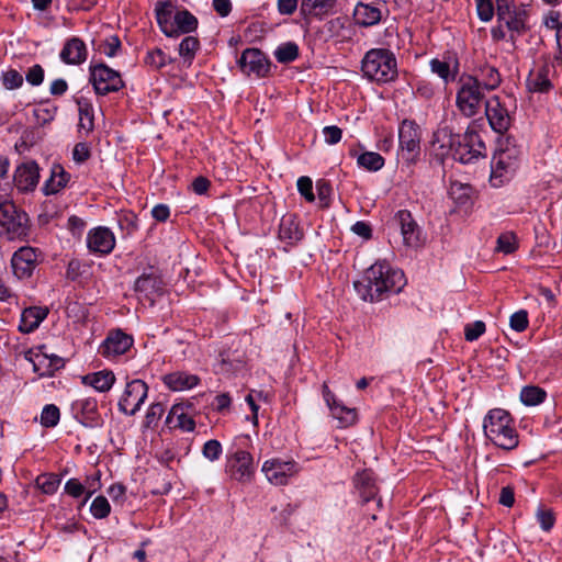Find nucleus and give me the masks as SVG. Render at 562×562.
Returning a JSON list of instances; mask_svg holds the SVG:
<instances>
[{"mask_svg":"<svg viewBox=\"0 0 562 562\" xmlns=\"http://www.w3.org/2000/svg\"><path fill=\"white\" fill-rule=\"evenodd\" d=\"M432 146L443 160L450 156L461 164H470L484 156L485 144L476 131L468 128L464 134H454L451 128L445 126L434 133Z\"/></svg>","mask_w":562,"mask_h":562,"instance_id":"obj_1","label":"nucleus"},{"mask_svg":"<svg viewBox=\"0 0 562 562\" xmlns=\"http://www.w3.org/2000/svg\"><path fill=\"white\" fill-rule=\"evenodd\" d=\"M405 285L403 271L392 269L385 262H375L364 272L361 280L353 282V288L363 301H381L386 293H398Z\"/></svg>","mask_w":562,"mask_h":562,"instance_id":"obj_2","label":"nucleus"},{"mask_svg":"<svg viewBox=\"0 0 562 562\" xmlns=\"http://www.w3.org/2000/svg\"><path fill=\"white\" fill-rule=\"evenodd\" d=\"M485 436L497 447L512 450L518 446V435L510 414L502 408L491 409L484 418Z\"/></svg>","mask_w":562,"mask_h":562,"instance_id":"obj_3","label":"nucleus"},{"mask_svg":"<svg viewBox=\"0 0 562 562\" xmlns=\"http://www.w3.org/2000/svg\"><path fill=\"white\" fill-rule=\"evenodd\" d=\"M363 76L376 83H389L397 78V63L389 49L374 48L364 55L361 61Z\"/></svg>","mask_w":562,"mask_h":562,"instance_id":"obj_4","label":"nucleus"},{"mask_svg":"<svg viewBox=\"0 0 562 562\" xmlns=\"http://www.w3.org/2000/svg\"><path fill=\"white\" fill-rule=\"evenodd\" d=\"M485 93L472 75L462 74L458 79L456 106L463 116L473 117L485 105Z\"/></svg>","mask_w":562,"mask_h":562,"instance_id":"obj_5","label":"nucleus"},{"mask_svg":"<svg viewBox=\"0 0 562 562\" xmlns=\"http://www.w3.org/2000/svg\"><path fill=\"white\" fill-rule=\"evenodd\" d=\"M89 71V80L97 94L106 95L111 92H116L124 87L120 72L103 63L90 65Z\"/></svg>","mask_w":562,"mask_h":562,"instance_id":"obj_6","label":"nucleus"},{"mask_svg":"<svg viewBox=\"0 0 562 562\" xmlns=\"http://www.w3.org/2000/svg\"><path fill=\"white\" fill-rule=\"evenodd\" d=\"M148 394V385L135 379L126 383L125 390L119 401V411L127 416H134L144 404Z\"/></svg>","mask_w":562,"mask_h":562,"instance_id":"obj_7","label":"nucleus"},{"mask_svg":"<svg viewBox=\"0 0 562 562\" xmlns=\"http://www.w3.org/2000/svg\"><path fill=\"white\" fill-rule=\"evenodd\" d=\"M394 223L398 226L403 237V244L411 248L420 247L424 243L422 227L417 224L412 213L407 210H400L395 213Z\"/></svg>","mask_w":562,"mask_h":562,"instance_id":"obj_8","label":"nucleus"},{"mask_svg":"<svg viewBox=\"0 0 562 562\" xmlns=\"http://www.w3.org/2000/svg\"><path fill=\"white\" fill-rule=\"evenodd\" d=\"M398 144L403 157L413 160L420 151V130L411 120H404L398 127Z\"/></svg>","mask_w":562,"mask_h":562,"instance_id":"obj_9","label":"nucleus"},{"mask_svg":"<svg viewBox=\"0 0 562 562\" xmlns=\"http://www.w3.org/2000/svg\"><path fill=\"white\" fill-rule=\"evenodd\" d=\"M261 471L267 480L277 486L288 484L289 480L299 472L297 463L273 458L265 461Z\"/></svg>","mask_w":562,"mask_h":562,"instance_id":"obj_10","label":"nucleus"},{"mask_svg":"<svg viewBox=\"0 0 562 562\" xmlns=\"http://www.w3.org/2000/svg\"><path fill=\"white\" fill-rule=\"evenodd\" d=\"M42 251L37 248L24 246L19 248L12 256L11 266L13 273L19 279H27L41 262Z\"/></svg>","mask_w":562,"mask_h":562,"instance_id":"obj_11","label":"nucleus"},{"mask_svg":"<svg viewBox=\"0 0 562 562\" xmlns=\"http://www.w3.org/2000/svg\"><path fill=\"white\" fill-rule=\"evenodd\" d=\"M71 413L76 420L88 428H98L104 423L98 411V402L94 397L76 400L71 404Z\"/></svg>","mask_w":562,"mask_h":562,"instance_id":"obj_12","label":"nucleus"},{"mask_svg":"<svg viewBox=\"0 0 562 562\" xmlns=\"http://www.w3.org/2000/svg\"><path fill=\"white\" fill-rule=\"evenodd\" d=\"M498 23H504L510 32L509 41L515 46L517 37L529 31L527 24L529 14L525 9L510 8L496 12Z\"/></svg>","mask_w":562,"mask_h":562,"instance_id":"obj_13","label":"nucleus"},{"mask_svg":"<svg viewBox=\"0 0 562 562\" xmlns=\"http://www.w3.org/2000/svg\"><path fill=\"white\" fill-rule=\"evenodd\" d=\"M484 106L491 128L498 134L507 132L512 125V117L507 106L501 101V98L494 95L487 99Z\"/></svg>","mask_w":562,"mask_h":562,"instance_id":"obj_14","label":"nucleus"},{"mask_svg":"<svg viewBox=\"0 0 562 562\" xmlns=\"http://www.w3.org/2000/svg\"><path fill=\"white\" fill-rule=\"evenodd\" d=\"M240 70L247 76L266 77L270 71V61L258 48H246L237 60Z\"/></svg>","mask_w":562,"mask_h":562,"instance_id":"obj_15","label":"nucleus"},{"mask_svg":"<svg viewBox=\"0 0 562 562\" xmlns=\"http://www.w3.org/2000/svg\"><path fill=\"white\" fill-rule=\"evenodd\" d=\"M134 344L131 335L121 329L109 331L106 338L100 345L98 352L108 359H114L127 352Z\"/></svg>","mask_w":562,"mask_h":562,"instance_id":"obj_16","label":"nucleus"},{"mask_svg":"<svg viewBox=\"0 0 562 562\" xmlns=\"http://www.w3.org/2000/svg\"><path fill=\"white\" fill-rule=\"evenodd\" d=\"M40 180L38 165L31 160L19 165L13 175V183L20 192H32Z\"/></svg>","mask_w":562,"mask_h":562,"instance_id":"obj_17","label":"nucleus"},{"mask_svg":"<svg viewBox=\"0 0 562 562\" xmlns=\"http://www.w3.org/2000/svg\"><path fill=\"white\" fill-rule=\"evenodd\" d=\"M231 476L239 482H248L254 475L252 456L244 450H237L227 461Z\"/></svg>","mask_w":562,"mask_h":562,"instance_id":"obj_18","label":"nucleus"},{"mask_svg":"<svg viewBox=\"0 0 562 562\" xmlns=\"http://www.w3.org/2000/svg\"><path fill=\"white\" fill-rule=\"evenodd\" d=\"M87 246L91 252L109 255L115 247V237L110 228L98 226L88 232Z\"/></svg>","mask_w":562,"mask_h":562,"instance_id":"obj_19","label":"nucleus"},{"mask_svg":"<svg viewBox=\"0 0 562 562\" xmlns=\"http://www.w3.org/2000/svg\"><path fill=\"white\" fill-rule=\"evenodd\" d=\"M518 150L515 148L499 149L492 158V179L502 178L515 171Z\"/></svg>","mask_w":562,"mask_h":562,"instance_id":"obj_20","label":"nucleus"},{"mask_svg":"<svg viewBox=\"0 0 562 562\" xmlns=\"http://www.w3.org/2000/svg\"><path fill=\"white\" fill-rule=\"evenodd\" d=\"M279 239L286 246L297 245L304 237V232L300 226L296 215L286 214L282 216L278 232Z\"/></svg>","mask_w":562,"mask_h":562,"instance_id":"obj_21","label":"nucleus"},{"mask_svg":"<svg viewBox=\"0 0 562 562\" xmlns=\"http://www.w3.org/2000/svg\"><path fill=\"white\" fill-rule=\"evenodd\" d=\"M190 404L178 403L172 405L167 418L166 425L169 429H180L182 431H193L195 422L188 413Z\"/></svg>","mask_w":562,"mask_h":562,"instance_id":"obj_22","label":"nucleus"},{"mask_svg":"<svg viewBox=\"0 0 562 562\" xmlns=\"http://www.w3.org/2000/svg\"><path fill=\"white\" fill-rule=\"evenodd\" d=\"M353 485L363 503L374 499L378 495V486L372 470L364 469L353 476Z\"/></svg>","mask_w":562,"mask_h":562,"instance_id":"obj_23","label":"nucleus"},{"mask_svg":"<svg viewBox=\"0 0 562 562\" xmlns=\"http://www.w3.org/2000/svg\"><path fill=\"white\" fill-rule=\"evenodd\" d=\"M134 291L144 299L154 302L162 293V280L155 273H143L134 283Z\"/></svg>","mask_w":562,"mask_h":562,"instance_id":"obj_24","label":"nucleus"},{"mask_svg":"<svg viewBox=\"0 0 562 562\" xmlns=\"http://www.w3.org/2000/svg\"><path fill=\"white\" fill-rule=\"evenodd\" d=\"M337 0H302L300 14L303 19L316 18L322 20L334 12Z\"/></svg>","mask_w":562,"mask_h":562,"instance_id":"obj_25","label":"nucleus"},{"mask_svg":"<svg viewBox=\"0 0 562 562\" xmlns=\"http://www.w3.org/2000/svg\"><path fill=\"white\" fill-rule=\"evenodd\" d=\"M87 55L88 52L85 42L75 36L65 43L59 56L67 65H80L86 61Z\"/></svg>","mask_w":562,"mask_h":562,"instance_id":"obj_26","label":"nucleus"},{"mask_svg":"<svg viewBox=\"0 0 562 562\" xmlns=\"http://www.w3.org/2000/svg\"><path fill=\"white\" fill-rule=\"evenodd\" d=\"M33 362V370L41 378L53 376L54 373L65 366V361L58 356H47L44 353L35 355Z\"/></svg>","mask_w":562,"mask_h":562,"instance_id":"obj_27","label":"nucleus"},{"mask_svg":"<svg viewBox=\"0 0 562 562\" xmlns=\"http://www.w3.org/2000/svg\"><path fill=\"white\" fill-rule=\"evenodd\" d=\"M485 92L496 90L502 83V76L498 69L492 65L480 66L472 75Z\"/></svg>","mask_w":562,"mask_h":562,"instance_id":"obj_28","label":"nucleus"},{"mask_svg":"<svg viewBox=\"0 0 562 562\" xmlns=\"http://www.w3.org/2000/svg\"><path fill=\"white\" fill-rule=\"evenodd\" d=\"M48 308L41 306H31L24 308L21 315L19 330L24 334L34 331L40 324L47 317Z\"/></svg>","mask_w":562,"mask_h":562,"instance_id":"obj_29","label":"nucleus"},{"mask_svg":"<svg viewBox=\"0 0 562 562\" xmlns=\"http://www.w3.org/2000/svg\"><path fill=\"white\" fill-rule=\"evenodd\" d=\"M70 180V175L61 165H53L50 177L45 181L42 191L45 195L56 194L64 189Z\"/></svg>","mask_w":562,"mask_h":562,"instance_id":"obj_30","label":"nucleus"},{"mask_svg":"<svg viewBox=\"0 0 562 562\" xmlns=\"http://www.w3.org/2000/svg\"><path fill=\"white\" fill-rule=\"evenodd\" d=\"M156 20L161 32L168 37L178 36V30L175 27V20L172 21V5L170 2H159L155 9Z\"/></svg>","mask_w":562,"mask_h":562,"instance_id":"obj_31","label":"nucleus"},{"mask_svg":"<svg viewBox=\"0 0 562 562\" xmlns=\"http://www.w3.org/2000/svg\"><path fill=\"white\" fill-rule=\"evenodd\" d=\"M165 385L172 391L189 390L198 385L200 379L194 374L173 372L162 378Z\"/></svg>","mask_w":562,"mask_h":562,"instance_id":"obj_32","label":"nucleus"},{"mask_svg":"<svg viewBox=\"0 0 562 562\" xmlns=\"http://www.w3.org/2000/svg\"><path fill=\"white\" fill-rule=\"evenodd\" d=\"M115 382V375L112 371L103 370L89 373L82 376V383L92 386L98 392H108Z\"/></svg>","mask_w":562,"mask_h":562,"instance_id":"obj_33","label":"nucleus"},{"mask_svg":"<svg viewBox=\"0 0 562 562\" xmlns=\"http://www.w3.org/2000/svg\"><path fill=\"white\" fill-rule=\"evenodd\" d=\"M353 18L357 24L361 26H371L380 22L381 11L376 7L358 3L353 11Z\"/></svg>","mask_w":562,"mask_h":562,"instance_id":"obj_34","label":"nucleus"},{"mask_svg":"<svg viewBox=\"0 0 562 562\" xmlns=\"http://www.w3.org/2000/svg\"><path fill=\"white\" fill-rule=\"evenodd\" d=\"M549 69L547 66L541 67L536 72H531L527 85L530 91L547 92L551 89L552 85L548 78Z\"/></svg>","mask_w":562,"mask_h":562,"instance_id":"obj_35","label":"nucleus"},{"mask_svg":"<svg viewBox=\"0 0 562 562\" xmlns=\"http://www.w3.org/2000/svg\"><path fill=\"white\" fill-rule=\"evenodd\" d=\"M173 20L178 35L180 33H190L198 27V19L188 10L177 11Z\"/></svg>","mask_w":562,"mask_h":562,"instance_id":"obj_36","label":"nucleus"},{"mask_svg":"<svg viewBox=\"0 0 562 562\" xmlns=\"http://www.w3.org/2000/svg\"><path fill=\"white\" fill-rule=\"evenodd\" d=\"M547 392L540 386L527 385L521 389L520 400L527 406H536L544 402Z\"/></svg>","mask_w":562,"mask_h":562,"instance_id":"obj_37","label":"nucleus"},{"mask_svg":"<svg viewBox=\"0 0 562 562\" xmlns=\"http://www.w3.org/2000/svg\"><path fill=\"white\" fill-rule=\"evenodd\" d=\"M331 415L339 420L341 427H348L356 423V409L345 406L342 403L337 402L330 408Z\"/></svg>","mask_w":562,"mask_h":562,"instance_id":"obj_38","label":"nucleus"},{"mask_svg":"<svg viewBox=\"0 0 562 562\" xmlns=\"http://www.w3.org/2000/svg\"><path fill=\"white\" fill-rule=\"evenodd\" d=\"M60 482L59 475L55 473H43L36 477L35 485L42 493L53 495L58 490Z\"/></svg>","mask_w":562,"mask_h":562,"instance_id":"obj_39","label":"nucleus"},{"mask_svg":"<svg viewBox=\"0 0 562 562\" xmlns=\"http://www.w3.org/2000/svg\"><path fill=\"white\" fill-rule=\"evenodd\" d=\"M357 164L369 171H378L384 166V158L375 151H364L357 158Z\"/></svg>","mask_w":562,"mask_h":562,"instance_id":"obj_40","label":"nucleus"},{"mask_svg":"<svg viewBox=\"0 0 562 562\" xmlns=\"http://www.w3.org/2000/svg\"><path fill=\"white\" fill-rule=\"evenodd\" d=\"M79 105V128L86 132H91L94 127L93 124V108L88 101H78Z\"/></svg>","mask_w":562,"mask_h":562,"instance_id":"obj_41","label":"nucleus"},{"mask_svg":"<svg viewBox=\"0 0 562 562\" xmlns=\"http://www.w3.org/2000/svg\"><path fill=\"white\" fill-rule=\"evenodd\" d=\"M171 61L172 59L168 57L160 48L148 50L144 58L145 65L150 67L153 70H159Z\"/></svg>","mask_w":562,"mask_h":562,"instance_id":"obj_42","label":"nucleus"},{"mask_svg":"<svg viewBox=\"0 0 562 562\" xmlns=\"http://www.w3.org/2000/svg\"><path fill=\"white\" fill-rule=\"evenodd\" d=\"M276 59L281 64H288L299 57V46L294 42L280 45L274 52Z\"/></svg>","mask_w":562,"mask_h":562,"instance_id":"obj_43","label":"nucleus"},{"mask_svg":"<svg viewBox=\"0 0 562 562\" xmlns=\"http://www.w3.org/2000/svg\"><path fill=\"white\" fill-rule=\"evenodd\" d=\"M430 69L434 74L438 75L445 82H449L454 80L456 74L458 71V65L456 69L452 71L449 63L445 60H440L438 58H434L430 60Z\"/></svg>","mask_w":562,"mask_h":562,"instance_id":"obj_44","label":"nucleus"},{"mask_svg":"<svg viewBox=\"0 0 562 562\" xmlns=\"http://www.w3.org/2000/svg\"><path fill=\"white\" fill-rule=\"evenodd\" d=\"M199 47L200 42L195 36H186L179 45V55L184 59V61L191 64Z\"/></svg>","mask_w":562,"mask_h":562,"instance_id":"obj_45","label":"nucleus"},{"mask_svg":"<svg viewBox=\"0 0 562 562\" xmlns=\"http://www.w3.org/2000/svg\"><path fill=\"white\" fill-rule=\"evenodd\" d=\"M472 187L461 182H452L450 186L449 194L459 204L465 205L470 201Z\"/></svg>","mask_w":562,"mask_h":562,"instance_id":"obj_46","label":"nucleus"},{"mask_svg":"<svg viewBox=\"0 0 562 562\" xmlns=\"http://www.w3.org/2000/svg\"><path fill=\"white\" fill-rule=\"evenodd\" d=\"M165 411H166V407L160 402L150 404V406L148 407L147 413L145 415L144 427L151 428V429L157 427L159 420L161 419L162 415L165 414Z\"/></svg>","mask_w":562,"mask_h":562,"instance_id":"obj_47","label":"nucleus"},{"mask_svg":"<svg viewBox=\"0 0 562 562\" xmlns=\"http://www.w3.org/2000/svg\"><path fill=\"white\" fill-rule=\"evenodd\" d=\"M60 418L59 408L54 404L45 405L41 413V425L46 428L55 427Z\"/></svg>","mask_w":562,"mask_h":562,"instance_id":"obj_48","label":"nucleus"},{"mask_svg":"<svg viewBox=\"0 0 562 562\" xmlns=\"http://www.w3.org/2000/svg\"><path fill=\"white\" fill-rule=\"evenodd\" d=\"M90 512L97 519L108 517L111 512V506L106 497L102 495L97 496L91 503Z\"/></svg>","mask_w":562,"mask_h":562,"instance_id":"obj_49","label":"nucleus"},{"mask_svg":"<svg viewBox=\"0 0 562 562\" xmlns=\"http://www.w3.org/2000/svg\"><path fill=\"white\" fill-rule=\"evenodd\" d=\"M536 518L540 525V528L546 532H549L555 524L554 513L543 506L538 507L536 512Z\"/></svg>","mask_w":562,"mask_h":562,"instance_id":"obj_50","label":"nucleus"},{"mask_svg":"<svg viewBox=\"0 0 562 562\" xmlns=\"http://www.w3.org/2000/svg\"><path fill=\"white\" fill-rule=\"evenodd\" d=\"M496 249L506 255L513 254L517 249L516 236L513 233H504L497 238Z\"/></svg>","mask_w":562,"mask_h":562,"instance_id":"obj_51","label":"nucleus"},{"mask_svg":"<svg viewBox=\"0 0 562 562\" xmlns=\"http://www.w3.org/2000/svg\"><path fill=\"white\" fill-rule=\"evenodd\" d=\"M119 226L122 231H125L126 236L132 235L137 231V216L133 212H126L119 216Z\"/></svg>","mask_w":562,"mask_h":562,"instance_id":"obj_52","label":"nucleus"},{"mask_svg":"<svg viewBox=\"0 0 562 562\" xmlns=\"http://www.w3.org/2000/svg\"><path fill=\"white\" fill-rule=\"evenodd\" d=\"M1 80L4 88L9 90L18 89L23 85V77L15 69H10L3 72L1 76Z\"/></svg>","mask_w":562,"mask_h":562,"instance_id":"obj_53","label":"nucleus"},{"mask_svg":"<svg viewBox=\"0 0 562 562\" xmlns=\"http://www.w3.org/2000/svg\"><path fill=\"white\" fill-rule=\"evenodd\" d=\"M509 325L515 331L521 333L526 330L529 325L527 311L520 310L515 312L509 318Z\"/></svg>","mask_w":562,"mask_h":562,"instance_id":"obj_54","label":"nucleus"},{"mask_svg":"<svg viewBox=\"0 0 562 562\" xmlns=\"http://www.w3.org/2000/svg\"><path fill=\"white\" fill-rule=\"evenodd\" d=\"M485 323L482 321L467 324L464 327V338L467 341H474L485 333Z\"/></svg>","mask_w":562,"mask_h":562,"instance_id":"obj_55","label":"nucleus"},{"mask_svg":"<svg viewBox=\"0 0 562 562\" xmlns=\"http://www.w3.org/2000/svg\"><path fill=\"white\" fill-rule=\"evenodd\" d=\"M222 445L216 439L206 441L203 446L202 453L210 461L218 460L222 454Z\"/></svg>","mask_w":562,"mask_h":562,"instance_id":"obj_56","label":"nucleus"},{"mask_svg":"<svg viewBox=\"0 0 562 562\" xmlns=\"http://www.w3.org/2000/svg\"><path fill=\"white\" fill-rule=\"evenodd\" d=\"M100 48L108 57H114L121 48V40L117 35H111L102 42Z\"/></svg>","mask_w":562,"mask_h":562,"instance_id":"obj_57","label":"nucleus"},{"mask_svg":"<svg viewBox=\"0 0 562 562\" xmlns=\"http://www.w3.org/2000/svg\"><path fill=\"white\" fill-rule=\"evenodd\" d=\"M476 11L481 21H491L494 15V5L492 0H476Z\"/></svg>","mask_w":562,"mask_h":562,"instance_id":"obj_58","label":"nucleus"},{"mask_svg":"<svg viewBox=\"0 0 562 562\" xmlns=\"http://www.w3.org/2000/svg\"><path fill=\"white\" fill-rule=\"evenodd\" d=\"M297 190L307 202H313L315 200V195L313 193V182L310 177L303 176L299 178Z\"/></svg>","mask_w":562,"mask_h":562,"instance_id":"obj_59","label":"nucleus"},{"mask_svg":"<svg viewBox=\"0 0 562 562\" xmlns=\"http://www.w3.org/2000/svg\"><path fill=\"white\" fill-rule=\"evenodd\" d=\"M317 196L322 203L323 207H327L329 205L330 195L333 192V188L330 183L326 180H319L316 183Z\"/></svg>","mask_w":562,"mask_h":562,"instance_id":"obj_60","label":"nucleus"},{"mask_svg":"<svg viewBox=\"0 0 562 562\" xmlns=\"http://www.w3.org/2000/svg\"><path fill=\"white\" fill-rule=\"evenodd\" d=\"M323 135L327 144L335 145L340 142L342 137V131L336 125H329L323 128Z\"/></svg>","mask_w":562,"mask_h":562,"instance_id":"obj_61","label":"nucleus"},{"mask_svg":"<svg viewBox=\"0 0 562 562\" xmlns=\"http://www.w3.org/2000/svg\"><path fill=\"white\" fill-rule=\"evenodd\" d=\"M26 81L32 86H40L44 80V69L41 65L32 66L25 76Z\"/></svg>","mask_w":562,"mask_h":562,"instance_id":"obj_62","label":"nucleus"},{"mask_svg":"<svg viewBox=\"0 0 562 562\" xmlns=\"http://www.w3.org/2000/svg\"><path fill=\"white\" fill-rule=\"evenodd\" d=\"M91 156L90 147L87 143H78L72 150V158L77 164L87 161Z\"/></svg>","mask_w":562,"mask_h":562,"instance_id":"obj_63","label":"nucleus"},{"mask_svg":"<svg viewBox=\"0 0 562 562\" xmlns=\"http://www.w3.org/2000/svg\"><path fill=\"white\" fill-rule=\"evenodd\" d=\"M65 492L75 497H80L85 492V486L77 479H69L65 484Z\"/></svg>","mask_w":562,"mask_h":562,"instance_id":"obj_64","label":"nucleus"}]
</instances>
